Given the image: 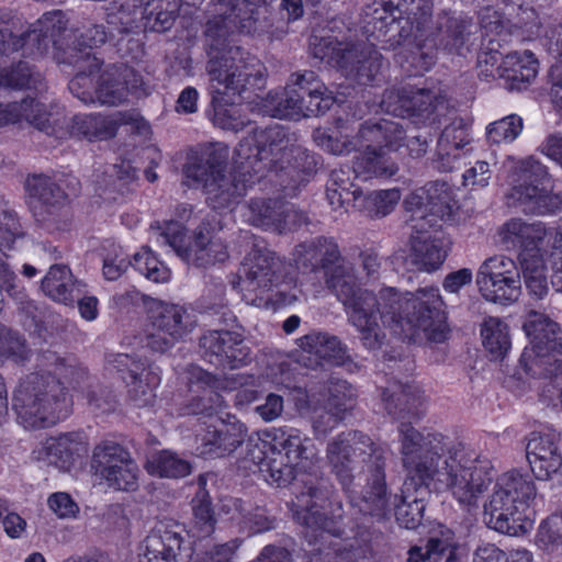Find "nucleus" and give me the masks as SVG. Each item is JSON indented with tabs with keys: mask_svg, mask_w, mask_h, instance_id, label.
I'll use <instances>...</instances> for the list:
<instances>
[{
	"mask_svg": "<svg viewBox=\"0 0 562 562\" xmlns=\"http://www.w3.org/2000/svg\"><path fill=\"white\" fill-rule=\"evenodd\" d=\"M536 495V485L528 474L518 471L503 473L484 503V524L499 533L516 535L521 527L520 514Z\"/></svg>",
	"mask_w": 562,
	"mask_h": 562,
	"instance_id": "nucleus-8",
	"label": "nucleus"
},
{
	"mask_svg": "<svg viewBox=\"0 0 562 562\" xmlns=\"http://www.w3.org/2000/svg\"><path fill=\"white\" fill-rule=\"evenodd\" d=\"M469 143L467 130L457 126L454 123L446 126L438 139V165L440 171H450L453 168V161L459 157V150Z\"/></svg>",
	"mask_w": 562,
	"mask_h": 562,
	"instance_id": "nucleus-48",
	"label": "nucleus"
},
{
	"mask_svg": "<svg viewBox=\"0 0 562 562\" xmlns=\"http://www.w3.org/2000/svg\"><path fill=\"white\" fill-rule=\"evenodd\" d=\"M481 335L491 359L502 360L510 348L507 325L499 318L490 317L483 323Z\"/></svg>",
	"mask_w": 562,
	"mask_h": 562,
	"instance_id": "nucleus-52",
	"label": "nucleus"
},
{
	"mask_svg": "<svg viewBox=\"0 0 562 562\" xmlns=\"http://www.w3.org/2000/svg\"><path fill=\"white\" fill-rule=\"evenodd\" d=\"M68 20L60 11L43 14L32 27L24 33L25 54L44 56L49 48L61 49L64 35L67 31Z\"/></svg>",
	"mask_w": 562,
	"mask_h": 562,
	"instance_id": "nucleus-26",
	"label": "nucleus"
},
{
	"mask_svg": "<svg viewBox=\"0 0 562 562\" xmlns=\"http://www.w3.org/2000/svg\"><path fill=\"white\" fill-rule=\"evenodd\" d=\"M227 160V146L220 143L210 144L189 155L184 175L193 186L204 188L209 180L225 171Z\"/></svg>",
	"mask_w": 562,
	"mask_h": 562,
	"instance_id": "nucleus-31",
	"label": "nucleus"
},
{
	"mask_svg": "<svg viewBox=\"0 0 562 562\" xmlns=\"http://www.w3.org/2000/svg\"><path fill=\"white\" fill-rule=\"evenodd\" d=\"M337 54V67L347 78L359 85L372 83L381 75L383 58L372 47L350 45L345 46V49L339 50Z\"/></svg>",
	"mask_w": 562,
	"mask_h": 562,
	"instance_id": "nucleus-25",
	"label": "nucleus"
},
{
	"mask_svg": "<svg viewBox=\"0 0 562 562\" xmlns=\"http://www.w3.org/2000/svg\"><path fill=\"white\" fill-rule=\"evenodd\" d=\"M334 486L327 480L306 484L293 504V517L304 528L303 537L313 548L310 562H371L372 532L358 528L356 536L342 541L344 509L331 501Z\"/></svg>",
	"mask_w": 562,
	"mask_h": 562,
	"instance_id": "nucleus-4",
	"label": "nucleus"
},
{
	"mask_svg": "<svg viewBox=\"0 0 562 562\" xmlns=\"http://www.w3.org/2000/svg\"><path fill=\"white\" fill-rule=\"evenodd\" d=\"M281 262L266 248L255 246L244 258L238 271L241 291L254 292L260 296L280 281Z\"/></svg>",
	"mask_w": 562,
	"mask_h": 562,
	"instance_id": "nucleus-22",
	"label": "nucleus"
},
{
	"mask_svg": "<svg viewBox=\"0 0 562 562\" xmlns=\"http://www.w3.org/2000/svg\"><path fill=\"white\" fill-rule=\"evenodd\" d=\"M87 452V446L78 434L60 435L56 438H50L46 442L48 463L61 471H69L77 459Z\"/></svg>",
	"mask_w": 562,
	"mask_h": 562,
	"instance_id": "nucleus-40",
	"label": "nucleus"
},
{
	"mask_svg": "<svg viewBox=\"0 0 562 562\" xmlns=\"http://www.w3.org/2000/svg\"><path fill=\"white\" fill-rule=\"evenodd\" d=\"M446 97L428 89L392 88L383 93L381 108L397 117H408L416 124L440 122L449 111Z\"/></svg>",
	"mask_w": 562,
	"mask_h": 562,
	"instance_id": "nucleus-14",
	"label": "nucleus"
},
{
	"mask_svg": "<svg viewBox=\"0 0 562 562\" xmlns=\"http://www.w3.org/2000/svg\"><path fill=\"white\" fill-rule=\"evenodd\" d=\"M391 289L396 293L397 297L394 319L392 323L384 322L381 313L375 308L376 324L383 337L374 349L380 348L385 338L382 326L389 327L395 335L403 336L404 338L411 337L405 330V326H408L409 329H420L429 341L440 344L446 340L449 328L443 308L445 303L438 288H420L413 293H408L404 303L398 291L395 288Z\"/></svg>",
	"mask_w": 562,
	"mask_h": 562,
	"instance_id": "nucleus-7",
	"label": "nucleus"
},
{
	"mask_svg": "<svg viewBox=\"0 0 562 562\" xmlns=\"http://www.w3.org/2000/svg\"><path fill=\"white\" fill-rule=\"evenodd\" d=\"M201 357L223 369H237L250 361L251 350L241 334L227 329H212L199 338Z\"/></svg>",
	"mask_w": 562,
	"mask_h": 562,
	"instance_id": "nucleus-19",
	"label": "nucleus"
},
{
	"mask_svg": "<svg viewBox=\"0 0 562 562\" xmlns=\"http://www.w3.org/2000/svg\"><path fill=\"white\" fill-rule=\"evenodd\" d=\"M192 518L189 532L193 538L205 539L215 531L216 517L207 491L200 486L192 498Z\"/></svg>",
	"mask_w": 562,
	"mask_h": 562,
	"instance_id": "nucleus-43",
	"label": "nucleus"
},
{
	"mask_svg": "<svg viewBox=\"0 0 562 562\" xmlns=\"http://www.w3.org/2000/svg\"><path fill=\"white\" fill-rule=\"evenodd\" d=\"M398 441L402 464L415 493L448 490L464 505H475L494 479L491 461L460 441H447L441 434H422L409 423H401Z\"/></svg>",
	"mask_w": 562,
	"mask_h": 562,
	"instance_id": "nucleus-1",
	"label": "nucleus"
},
{
	"mask_svg": "<svg viewBox=\"0 0 562 562\" xmlns=\"http://www.w3.org/2000/svg\"><path fill=\"white\" fill-rule=\"evenodd\" d=\"M405 485L406 491L398 496L393 513L400 526L406 529H415L423 520L425 503L422 497L409 493L407 483Z\"/></svg>",
	"mask_w": 562,
	"mask_h": 562,
	"instance_id": "nucleus-56",
	"label": "nucleus"
},
{
	"mask_svg": "<svg viewBox=\"0 0 562 562\" xmlns=\"http://www.w3.org/2000/svg\"><path fill=\"white\" fill-rule=\"evenodd\" d=\"M192 396L180 407V415H206L212 416L224 406L223 396L213 389H205L203 393Z\"/></svg>",
	"mask_w": 562,
	"mask_h": 562,
	"instance_id": "nucleus-62",
	"label": "nucleus"
},
{
	"mask_svg": "<svg viewBox=\"0 0 562 562\" xmlns=\"http://www.w3.org/2000/svg\"><path fill=\"white\" fill-rule=\"evenodd\" d=\"M356 398L357 392L349 382L338 378L329 379L327 383L326 407L346 415L353 409Z\"/></svg>",
	"mask_w": 562,
	"mask_h": 562,
	"instance_id": "nucleus-58",
	"label": "nucleus"
},
{
	"mask_svg": "<svg viewBox=\"0 0 562 562\" xmlns=\"http://www.w3.org/2000/svg\"><path fill=\"white\" fill-rule=\"evenodd\" d=\"M538 546L548 551H562V515L554 514L543 520L537 533Z\"/></svg>",
	"mask_w": 562,
	"mask_h": 562,
	"instance_id": "nucleus-64",
	"label": "nucleus"
},
{
	"mask_svg": "<svg viewBox=\"0 0 562 562\" xmlns=\"http://www.w3.org/2000/svg\"><path fill=\"white\" fill-rule=\"evenodd\" d=\"M290 81L301 86V93H307V115L318 116L327 112L335 103L333 92L318 79L312 70L294 72Z\"/></svg>",
	"mask_w": 562,
	"mask_h": 562,
	"instance_id": "nucleus-39",
	"label": "nucleus"
},
{
	"mask_svg": "<svg viewBox=\"0 0 562 562\" xmlns=\"http://www.w3.org/2000/svg\"><path fill=\"white\" fill-rule=\"evenodd\" d=\"M151 472L160 477L179 479L191 472L187 460L170 451H161L151 462Z\"/></svg>",
	"mask_w": 562,
	"mask_h": 562,
	"instance_id": "nucleus-63",
	"label": "nucleus"
},
{
	"mask_svg": "<svg viewBox=\"0 0 562 562\" xmlns=\"http://www.w3.org/2000/svg\"><path fill=\"white\" fill-rule=\"evenodd\" d=\"M398 170L397 165L387 156L383 146L367 143L366 149L355 159L352 172L363 179L391 178Z\"/></svg>",
	"mask_w": 562,
	"mask_h": 562,
	"instance_id": "nucleus-36",
	"label": "nucleus"
},
{
	"mask_svg": "<svg viewBox=\"0 0 562 562\" xmlns=\"http://www.w3.org/2000/svg\"><path fill=\"white\" fill-rule=\"evenodd\" d=\"M295 467L296 464L283 456L282 450L272 449V454L263 463L261 473L268 483L282 487L290 484L295 477Z\"/></svg>",
	"mask_w": 562,
	"mask_h": 562,
	"instance_id": "nucleus-57",
	"label": "nucleus"
},
{
	"mask_svg": "<svg viewBox=\"0 0 562 562\" xmlns=\"http://www.w3.org/2000/svg\"><path fill=\"white\" fill-rule=\"evenodd\" d=\"M367 484L362 491H357L352 484L351 491H344L351 508L371 521L390 519L398 495L392 494L385 481V456L376 457L375 465H369Z\"/></svg>",
	"mask_w": 562,
	"mask_h": 562,
	"instance_id": "nucleus-16",
	"label": "nucleus"
},
{
	"mask_svg": "<svg viewBox=\"0 0 562 562\" xmlns=\"http://www.w3.org/2000/svg\"><path fill=\"white\" fill-rule=\"evenodd\" d=\"M297 346L304 352L316 357L315 368L321 364V360H325L334 366L345 367L350 372L358 369V364L351 359L347 347L335 335L311 331L297 339Z\"/></svg>",
	"mask_w": 562,
	"mask_h": 562,
	"instance_id": "nucleus-30",
	"label": "nucleus"
},
{
	"mask_svg": "<svg viewBox=\"0 0 562 562\" xmlns=\"http://www.w3.org/2000/svg\"><path fill=\"white\" fill-rule=\"evenodd\" d=\"M196 327L195 316L182 305L156 302L149 310L145 344L155 352H166Z\"/></svg>",
	"mask_w": 562,
	"mask_h": 562,
	"instance_id": "nucleus-13",
	"label": "nucleus"
},
{
	"mask_svg": "<svg viewBox=\"0 0 562 562\" xmlns=\"http://www.w3.org/2000/svg\"><path fill=\"white\" fill-rule=\"evenodd\" d=\"M143 85V77L127 65H109L99 77L95 98L101 104L119 105L128 93L139 95Z\"/></svg>",
	"mask_w": 562,
	"mask_h": 562,
	"instance_id": "nucleus-24",
	"label": "nucleus"
},
{
	"mask_svg": "<svg viewBox=\"0 0 562 562\" xmlns=\"http://www.w3.org/2000/svg\"><path fill=\"white\" fill-rule=\"evenodd\" d=\"M294 260L304 272L323 270L327 289L342 304L348 323L359 333L366 348H375L383 337L376 324L375 308L384 322L392 323L397 297L392 289L378 293L357 284L353 268L341 256L333 238L317 237L295 247Z\"/></svg>",
	"mask_w": 562,
	"mask_h": 562,
	"instance_id": "nucleus-2",
	"label": "nucleus"
},
{
	"mask_svg": "<svg viewBox=\"0 0 562 562\" xmlns=\"http://www.w3.org/2000/svg\"><path fill=\"white\" fill-rule=\"evenodd\" d=\"M427 196L428 213L441 218L450 221L453 217L456 201L452 196V190L446 182L432 181L425 186Z\"/></svg>",
	"mask_w": 562,
	"mask_h": 562,
	"instance_id": "nucleus-54",
	"label": "nucleus"
},
{
	"mask_svg": "<svg viewBox=\"0 0 562 562\" xmlns=\"http://www.w3.org/2000/svg\"><path fill=\"white\" fill-rule=\"evenodd\" d=\"M300 98L297 88L289 80L288 87L282 92H270L267 95L265 108L272 117L297 120L303 112Z\"/></svg>",
	"mask_w": 562,
	"mask_h": 562,
	"instance_id": "nucleus-49",
	"label": "nucleus"
},
{
	"mask_svg": "<svg viewBox=\"0 0 562 562\" xmlns=\"http://www.w3.org/2000/svg\"><path fill=\"white\" fill-rule=\"evenodd\" d=\"M186 530L176 522H159L145 539L139 562H190L193 549Z\"/></svg>",
	"mask_w": 562,
	"mask_h": 562,
	"instance_id": "nucleus-21",
	"label": "nucleus"
},
{
	"mask_svg": "<svg viewBox=\"0 0 562 562\" xmlns=\"http://www.w3.org/2000/svg\"><path fill=\"white\" fill-rule=\"evenodd\" d=\"M517 177L506 194L507 204L526 215L546 216L562 210V192L553 193L543 184L549 181L546 166L532 156L519 160L514 169Z\"/></svg>",
	"mask_w": 562,
	"mask_h": 562,
	"instance_id": "nucleus-9",
	"label": "nucleus"
},
{
	"mask_svg": "<svg viewBox=\"0 0 562 562\" xmlns=\"http://www.w3.org/2000/svg\"><path fill=\"white\" fill-rule=\"evenodd\" d=\"M403 24L398 31L400 41L403 44L415 45L418 49L417 54L424 59V68L427 69L434 63V54L428 52L429 42H426L429 36L431 20L428 23L422 25V29L417 27V23L402 21Z\"/></svg>",
	"mask_w": 562,
	"mask_h": 562,
	"instance_id": "nucleus-59",
	"label": "nucleus"
},
{
	"mask_svg": "<svg viewBox=\"0 0 562 562\" xmlns=\"http://www.w3.org/2000/svg\"><path fill=\"white\" fill-rule=\"evenodd\" d=\"M526 456L538 480H549L562 467L559 439L552 434L532 431L526 446Z\"/></svg>",
	"mask_w": 562,
	"mask_h": 562,
	"instance_id": "nucleus-29",
	"label": "nucleus"
},
{
	"mask_svg": "<svg viewBox=\"0 0 562 562\" xmlns=\"http://www.w3.org/2000/svg\"><path fill=\"white\" fill-rule=\"evenodd\" d=\"M89 374L76 359H57L53 372H35L23 379L13 396V408L24 428H45L68 416V387L83 390Z\"/></svg>",
	"mask_w": 562,
	"mask_h": 562,
	"instance_id": "nucleus-5",
	"label": "nucleus"
},
{
	"mask_svg": "<svg viewBox=\"0 0 562 562\" xmlns=\"http://www.w3.org/2000/svg\"><path fill=\"white\" fill-rule=\"evenodd\" d=\"M132 460L130 452L115 442L101 443L93 450V462L101 476H103V472L113 471L119 465Z\"/></svg>",
	"mask_w": 562,
	"mask_h": 562,
	"instance_id": "nucleus-61",
	"label": "nucleus"
},
{
	"mask_svg": "<svg viewBox=\"0 0 562 562\" xmlns=\"http://www.w3.org/2000/svg\"><path fill=\"white\" fill-rule=\"evenodd\" d=\"M522 328L529 338V346L520 357L526 373L541 375L544 358L551 352L562 353V329L547 314L530 310L525 316Z\"/></svg>",
	"mask_w": 562,
	"mask_h": 562,
	"instance_id": "nucleus-15",
	"label": "nucleus"
},
{
	"mask_svg": "<svg viewBox=\"0 0 562 562\" xmlns=\"http://www.w3.org/2000/svg\"><path fill=\"white\" fill-rule=\"evenodd\" d=\"M476 284L485 300L502 305L516 302L521 294L520 273L515 261L503 255L490 257L482 262Z\"/></svg>",
	"mask_w": 562,
	"mask_h": 562,
	"instance_id": "nucleus-17",
	"label": "nucleus"
},
{
	"mask_svg": "<svg viewBox=\"0 0 562 562\" xmlns=\"http://www.w3.org/2000/svg\"><path fill=\"white\" fill-rule=\"evenodd\" d=\"M519 263L529 293L536 299H542L548 292L546 266L542 256L520 252Z\"/></svg>",
	"mask_w": 562,
	"mask_h": 562,
	"instance_id": "nucleus-50",
	"label": "nucleus"
},
{
	"mask_svg": "<svg viewBox=\"0 0 562 562\" xmlns=\"http://www.w3.org/2000/svg\"><path fill=\"white\" fill-rule=\"evenodd\" d=\"M383 8L393 21L417 23V27L422 29L430 21L434 3L432 0H389Z\"/></svg>",
	"mask_w": 562,
	"mask_h": 562,
	"instance_id": "nucleus-47",
	"label": "nucleus"
},
{
	"mask_svg": "<svg viewBox=\"0 0 562 562\" xmlns=\"http://www.w3.org/2000/svg\"><path fill=\"white\" fill-rule=\"evenodd\" d=\"M160 383L158 372L145 373L144 376L127 381V394L130 402L138 408L153 406L156 394L155 389Z\"/></svg>",
	"mask_w": 562,
	"mask_h": 562,
	"instance_id": "nucleus-60",
	"label": "nucleus"
},
{
	"mask_svg": "<svg viewBox=\"0 0 562 562\" xmlns=\"http://www.w3.org/2000/svg\"><path fill=\"white\" fill-rule=\"evenodd\" d=\"M313 139L323 150L336 156L347 155L356 150L363 142L358 135L352 137L348 133V127L345 126H339L337 134L316 128L313 132Z\"/></svg>",
	"mask_w": 562,
	"mask_h": 562,
	"instance_id": "nucleus-55",
	"label": "nucleus"
},
{
	"mask_svg": "<svg viewBox=\"0 0 562 562\" xmlns=\"http://www.w3.org/2000/svg\"><path fill=\"white\" fill-rule=\"evenodd\" d=\"M450 249V241L443 237H416L412 240L406 258L407 266L426 272L439 269Z\"/></svg>",
	"mask_w": 562,
	"mask_h": 562,
	"instance_id": "nucleus-33",
	"label": "nucleus"
},
{
	"mask_svg": "<svg viewBox=\"0 0 562 562\" xmlns=\"http://www.w3.org/2000/svg\"><path fill=\"white\" fill-rule=\"evenodd\" d=\"M385 456L366 434L357 430L340 432L326 447V460L344 491H351L359 462L375 465L376 457Z\"/></svg>",
	"mask_w": 562,
	"mask_h": 562,
	"instance_id": "nucleus-12",
	"label": "nucleus"
},
{
	"mask_svg": "<svg viewBox=\"0 0 562 562\" xmlns=\"http://www.w3.org/2000/svg\"><path fill=\"white\" fill-rule=\"evenodd\" d=\"M351 173L353 172L349 168L330 172L326 195L335 211L348 212L350 207L355 209L362 195L361 189L353 183Z\"/></svg>",
	"mask_w": 562,
	"mask_h": 562,
	"instance_id": "nucleus-38",
	"label": "nucleus"
},
{
	"mask_svg": "<svg viewBox=\"0 0 562 562\" xmlns=\"http://www.w3.org/2000/svg\"><path fill=\"white\" fill-rule=\"evenodd\" d=\"M267 437L272 439L273 448L282 450L283 456L294 464L310 458L308 443L311 440L303 437L301 431L295 428H273L267 432Z\"/></svg>",
	"mask_w": 562,
	"mask_h": 562,
	"instance_id": "nucleus-45",
	"label": "nucleus"
},
{
	"mask_svg": "<svg viewBox=\"0 0 562 562\" xmlns=\"http://www.w3.org/2000/svg\"><path fill=\"white\" fill-rule=\"evenodd\" d=\"M358 137L363 143H372L392 150H397L406 139L405 131L400 122L380 120L376 123L362 124L358 131Z\"/></svg>",
	"mask_w": 562,
	"mask_h": 562,
	"instance_id": "nucleus-42",
	"label": "nucleus"
},
{
	"mask_svg": "<svg viewBox=\"0 0 562 562\" xmlns=\"http://www.w3.org/2000/svg\"><path fill=\"white\" fill-rule=\"evenodd\" d=\"M65 63L77 69L75 77L69 81L70 92L85 103L93 102L95 88L91 75L99 69L100 63L90 50L69 48L65 52Z\"/></svg>",
	"mask_w": 562,
	"mask_h": 562,
	"instance_id": "nucleus-32",
	"label": "nucleus"
},
{
	"mask_svg": "<svg viewBox=\"0 0 562 562\" xmlns=\"http://www.w3.org/2000/svg\"><path fill=\"white\" fill-rule=\"evenodd\" d=\"M504 243L518 244L521 252L540 255L547 238L554 235L552 247L557 248L562 241V233L549 228L542 222L526 223L521 218H510L501 228Z\"/></svg>",
	"mask_w": 562,
	"mask_h": 562,
	"instance_id": "nucleus-28",
	"label": "nucleus"
},
{
	"mask_svg": "<svg viewBox=\"0 0 562 562\" xmlns=\"http://www.w3.org/2000/svg\"><path fill=\"white\" fill-rule=\"evenodd\" d=\"M407 562H462L459 547L452 533L429 537L424 546H413L407 552Z\"/></svg>",
	"mask_w": 562,
	"mask_h": 562,
	"instance_id": "nucleus-37",
	"label": "nucleus"
},
{
	"mask_svg": "<svg viewBox=\"0 0 562 562\" xmlns=\"http://www.w3.org/2000/svg\"><path fill=\"white\" fill-rule=\"evenodd\" d=\"M400 200L401 191L398 189L372 191L367 195H361L355 210L371 218H382L395 209Z\"/></svg>",
	"mask_w": 562,
	"mask_h": 562,
	"instance_id": "nucleus-51",
	"label": "nucleus"
},
{
	"mask_svg": "<svg viewBox=\"0 0 562 562\" xmlns=\"http://www.w3.org/2000/svg\"><path fill=\"white\" fill-rule=\"evenodd\" d=\"M44 293L56 302L72 304L79 290L70 270L65 266H53L42 281Z\"/></svg>",
	"mask_w": 562,
	"mask_h": 562,
	"instance_id": "nucleus-46",
	"label": "nucleus"
},
{
	"mask_svg": "<svg viewBox=\"0 0 562 562\" xmlns=\"http://www.w3.org/2000/svg\"><path fill=\"white\" fill-rule=\"evenodd\" d=\"M244 216L254 226L276 225L283 218L282 202L277 199H251L246 206Z\"/></svg>",
	"mask_w": 562,
	"mask_h": 562,
	"instance_id": "nucleus-53",
	"label": "nucleus"
},
{
	"mask_svg": "<svg viewBox=\"0 0 562 562\" xmlns=\"http://www.w3.org/2000/svg\"><path fill=\"white\" fill-rule=\"evenodd\" d=\"M32 198L40 202L35 217L48 231H66L72 221L68 195L47 176H32L26 181Z\"/></svg>",
	"mask_w": 562,
	"mask_h": 562,
	"instance_id": "nucleus-18",
	"label": "nucleus"
},
{
	"mask_svg": "<svg viewBox=\"0 0 562 562\" xmlns=\"http://www.w3.org/2000/svg\"><path fill=\"white\" fill-rule=\"evenodd\" d=\"M252 148L254 146L241 144L237 149L235 167L229 175L221 171L203 188L206 202L212 209L228 207L243 196L249 187L266 178L268 162L260 161Z\"/></svg>",
	"mask_w": 562,
	"mask_h": 562,
	"instance_id": "nucleus-11",
	"label": "nucleus"
},
{
	"mask_svg": "<svg viewBox=\"0 0 562 562\" xmlns=\"http://www.w3.org/2000/svg\"><path fill=\"white\" fill-rule=\"evenodd\" d=\"M256 10H244L240 0H211L205 9L203 36L212 82L233 93L260 88L263 67L258 58L234 43L235 33H250Z\"/></svg>",
	"mask_w": 562,
	"mask_h": 562,
	"instance_id": "nucleus-3",
	"label": "nucleus"
},
{
	"mask_svg": "<svg viewBox=\"0 0 562 562\" xmlns=\"http://www.w3.org/2000/svg\"><path fill=\"white\" fill-rule=\"evenodd\" d=\"M252 151L260 161L268 162L266 178L279 184L286 194H294L316 170L315 155L299 142L295 134L280 125L256 131Z\"/></svg>",
	"mask_w": 562,
	"mask_h": 562,
	"instance_id": "nucleus-6",
	"label": "nucleus"
},
{
	"mask_svg": "<svg viewBox=\"0 0 562 562\" xmlns=\"http://www.w3.org/2000/svg\"><path fill=\"white\" fill-rule=\"evenodd\" d=\"M381 402L384 411L393 419H419L423 415L424 396L413 384L396 380L387 381L381 387Z\"/></svg>",
	"mask_w": 562,
	"mask_h": 562,
	"instance_id": "nucleus-27",
	"label": "nucleus"
},
{
	"mask_svg": "<svg viewBox=\"0 0 562 562\" xmlns=\"http://www.w3.org/2000/svg\"><path fill=\"white\" fill-rule=\"evenodd\" d=\"M157 244L171 248L177 256L195 267L206 268L228 258L227 246L212 236L204 226H199L192 236H187L181 223L170 221L164 227L150 226Z\"/></svg>",
	"mask_w": 562,
	"mask_h": 562,
	"instance_id": "nucleus-10",
	"label": "nucleus"
},
{
	"mask_svg": "<svg viewBox=\"0 0 562 562\" xmlns=\"http://www.w3.org/2000/svg\"><path fill=\"white\" fill-rule=\"evenodd\" d=\"M179 10V0H147L144 8L139 7L144 27L157 33L167 32L173 26Z\"/></svg>",
	"mask_w": 562,
	"mask_h": 562,
	"instance_id": "nucleus-41",
	"label": "nucleus"
},
{
	"mask_svg": "<svg viewBox=\"0 0 562 562\" xmlns=\"http://www.w3.org/2000/svg\"><path fill=\"white\" fill-rule=\"evenodd\" d=\"M247 429L240 422L215 419L196 431V451L204 459L224 458L240 447Z\"/></svg>",
	"mask_w": 562,
	"mask_h": 562,
	"instance_id": "nucleus-23",
	"label": "nucleus"
},
{
	"mask_svg": "<svg viewBox=\"0 0 562 562\" xmlns=\"http://www.w3.org/2000/svg\"><path fill=\"white\" fill-rule=\"evenodd\" d=\"M127 123L126 114L115 115L78 114L72 117L70 133L82 136L89 140L109 139L116 135L120 124Z\"/></svg>",
	"mask_w": 562,
	"mask_h": 562,
	"instance_id": "nucleus-35",
	"label": "nucleus"
},
{
	"mask_svg": "<svg viewBox=\"0 0 562 562\" xmlns=\"http://www.w3.org/2000/svg\"><path fill=\"white\" fill-rule=\"evenodd\" d=\"M477 24L469 16L441 11L430 24L428 52L443 50L448 54L463 55L469 48L472 36L477 33Z\"/></svg>",
	"mask_w": 562,
	"mask_h": 562,
	"instance_id": "nucleus-20",
	"label": "nucleus"
},
{
	"mask_svg": "<svg viewBox=\"0 0 562 562\" xmlns=\"http://www.w3.org/2000/svg\"><path fill=\"white\" fill-rule=\"evenodd\" d=\"M509 90H525L538 74V61L529 50L508 53L499 68Z\"/></svg>",
	"mask_w": 562,
	"mask_h": 562,
	"instance_id": "nucleus-34",
	"label": "nucleus"
},
{
	"mask_svg": "<svg viewBox=\"0 0 562 562\" xmlns=\"http://www.w3.org/2000/svg\"><path fill=\"white\" fill-rule=\"evenodd\" d=\"M0 88L22 90L30 89L37 93L46 90L42 74L26 61H19L9 68H0Z\"/></svg>",
	"mask_w": 562,
	"mask_h": 562,
	"instance_id": "nucleus-44",
	"label": "nucleus"
}]
</instances>
